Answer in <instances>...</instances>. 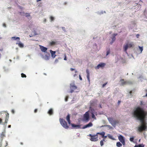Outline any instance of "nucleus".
Returning a JSON list of instances; mask_svg holds the SVG:
<instances>
[{
	"label": "nucleus",
	"instance_id": "f257e3e1",
	"mask_svg": "<svg viewBox=\"0 0 147 147\" xmlns=\"http://www.w3.org/2000/svg\"><path fill=\"white\" fill-rule=\"evenodd\" d=\"M132 116L136 119L140 121L143 123L146 119L147 113L141 109L139 107L135 108L132 111Z\"/></svg>",
	"mask_w": 147,
	"mask_h": 147
},
{
	"label": "nucleus",
	"instance_id": "f03ea898",
	"mask_svg": "<svg viewBox=\"0 0 147 147\" xmlns=\"http://www.w3.org/2000/svg\"><path fill=\"white\" fill-rule=\"evenodd\" d=\"M107 119L109 123L114 127H115L116 124L118 123L117 121L114 119L112 117H108Z\"/></svg>",
	"mask_w": 147,
	"mask_h": 147
},
{
	"label": "nucleus",
	"instance_id": "7ed1b4c3",
	"mask_svg": "<svg viewBox=\"0 0 147 147\" xmlns=\"http://www.w3.org/2000/svg\"><path fill=\"white\" fill-rule=\"evenodd\" d=\"M60 123L61 125L65 128L68 129L69 126L65 121L63 118H60L59 119Z\"/></svg>",
	"mask_w": 147,
	"mask_h": 147
},
{
	"label": "nucleus",
	"instance_id": "20e7f679",
	"mask_svg": "<svg viewBox=\"0 0 147 147\" xmlns=\"http://www.w3.org/2000/svg\"><path fill=\"white\" fill-rule=\"evenodd\" d=\"M89 120V115L88 111L86 112L84 115L83 121L86 122H88Z\"/></svg>",
	"mask_w": 147,
	"mask_h": 147
},
{
	"label": "nucleus",
	"instance_id": "39448f33",
	"mask_svg": "<svg viewBox=\"0 0 147 147\" xmlns=\"http://www.w3.org/2000/svg\"><path fill=\"white\" fill-rule=\"evenodd\" d=\"M119 141L122 144L123 146L125 145V139L124 137L122 135H119L118 136Z\"/></svg>",
	"mask_w": 147,
	"mask_h": 147
},
{
	"label": "nucleus",
	"instance_id": "423d86ee",
	"mask_svg": "<svg viewBox=\"0 0 147 147\" xmlns=\"http://www.w3.org/2000/svg\"><path fill=\"white\" fill-rule=\"evenodd\" d=\"M146 129V126L144 124H141L139 126L138 128V130L139 131L141 132L143 130H145Z\"/></svg>",
	"mask_w": 147,
	"mask_h": 147
},
{
	"label": "nucleus",
	"instance_id": "0eeeda50",
	"mask_svg": "<svg viewBox=\"0 0 147 147\" xmlns=\"http://www.w3.org/2000/svg\"><path fill=\"white\" fill-rule=\"evenodd\" d=\"M121 84L123 86L127 84H131L132 82L129 81H124L123 79H121L120 81Z\"/></svg>",
	"mask_w": 147,
	"mask_h": 147
},
{
	"label": "nucleus",
	"instance_id": "6e6552de",
	"mask_svg": "<svg viewBox=\"0 0 147 147\" xmlns=\"http://www.w3.org/2000/svg\"><path fill=\"white\" fill-rule=\"evenodd\" d=\"M70 88L71 90L70 92L71 93L73 92L74 90L76 89L77 88V86L74 83L70 84Z\"/></svg>",
	"mask_w": 147,
	"mask_h": 147
},
{
	"label": "nucleus",
	"instance_id": "1a4fd4ad",
	"mask_svg": "<svg viewBox=\"0 0 147 147\" xmlns=\"http://www.w3.org/2000/svg\"><path fill=\"white\" fill-rule=\"evenodd\" d=\"M117 33H114L112 34V37L111 38V41L110 42V44L112 45L116 40L115 36L117 35Z\"/></svg>",
	"mask_w": 147,
	"mask_h": 147
},
{
	"label": "nucleus",
	"instance_id": "9d476101",
	"mask_svg": "<svg viewBox=\"0 0 147 147\" xmlns=\"http://www.w3.org/2000/svg\"><path fill=\"white\" fill-rule=\"evenodd\" d=\"M42 58L46 60H48L49 59L50 55L49 53H47L44 56L43 55H41Z\"/></svg>",
	"mask_w": 147,
	"mask_h": 147
},
{
	"label": "nucleus",
	"instance_id": "9b49d317",
	"mask_svg": "<svg viewBox=\"0 0 147 147\" xmlns=\"http://www.w3.org/2000/svg\"><path fill=\"white\" fill-rule=\"evenodd\" d=\"M106 64L105 63H101L98 64L95 67V69H99L100 68H103L105 65Z\"/></svg>",
	"mask_w": 147,
	"mask_h": 147
},
{
	"label": "nucleus",
	"instance_id": "f8f14e48",
	"mask_svg": "<svg viewBox=\"0 0 147 147\" xmlns=\"http://www.w3.org/2000/svg\"><path fill=\"white\" fill-rule=\"evenodd\" d=\"M71 125L73 129H80L82 128L81 127V125H77L73 123H71Z\"/></svg>",
	"mask_w": 147,
	"mask_h": 147
},
{
	"label": "nucleus",
	"instance_id": "ddd939ff",
	"mask_svg": "<svg viewBox=\"0 0 147 147\" xmlns=\"http://www.w3.org/2000/svg\"><path fill=\"white\" fill-rule=\"evenodd\" d=\"M39 47H40V49L42 52L45 53H47V47H45L41 45H40Z\"/></svg>",
	"mask_w": 147,
	"mask_h": 147
},
{
	"label": "nucleus",
	"instance_id": "4468645a",
	"mask_svg": "<svg viewBox=\"0 0 147 147\" xmlns=\"http://www.w3.org/2000/svg\"><path fill=\"white\" fill-rule=\"evenodd\" d=\"M5 136V134L3 133H2L0 135V147H1L2 144V142L3 141V137Z\"/></svg>",
	"mask_w": 147,
	"mask_h": 147
},
{
	"label": "nucleus",
	"instance_id": "2eb2a0df",
	"mask_svg": "<svg viewBox=\"0 0 147 147\" xmlns=\"http://www.w3.org/2000/svg\"><path fill=\"white\" fill-rule=\"evenodd\" d=\"M90 140L92 141H96L98 140L97 135H93V136H92V137L91 138Z\"/></svg>",
	"mask_w": 147,
	"mask_h": 147
},
{
	"label": "nucleus",
	"instance_id": "dca6fc26",
	"mask_svg": "<svg viewBox=\"0 0 147 147\" xmlns=\"http://www.w3.org/2000/svg\"><path fill=\"white\" fill-rule=\"evenodd\" d=\"M21 14L22 15L25 16L26 17L28 18H30V16L29 13H25L24 12H22L21 13Z\"/></svg>",
	"mask_w": 147,
	"mask_h": 147
},
{
	"label": "nucleus",
	"instance_id": "f3484780",
	"mask_svg": "<svg viewBox=\"0 0 147 147\" xmlns=\"http://www.w3.org/2000/svg\"><path fill=\"white\" fill-rule=\"evenodd\" d=\"M50 51L51 53V57H52L53 58H55L56 56V55H55L56 53L55 51H53L51 50H50Z\"/></svg>",
	"mask_w": 147,
	"mask_h": 147
},
{
	"label": "nucleus",
	"instance_id": "a211bd4d",
	"mask_svg": "<svg viewBox=\"0 0 147 147\" xmlns=\"http://www.w3.org/2000/svg\"><path fill=\"white\" fill-rule=\"evenodd\" d=\"M66 119L68 123L69 124H71V121L70 120V116L69 114H68L66 116Z\"/></svg>",
	"mask_w": 147,
	"mask_h": 147
},
{
	"label": "nucleus",
	"instance_id": "6ab92c4d",
	"mask_svg": "<svg viewBox=\"0 0 147 147\" xmlns=\"http://www.w3.org/2000/svg\"><path fill=\"white\" fill-rule=\"evenodd\" d=\"M16 43V44H18V46L20 48H23L24 47V45L23 43H22L20 40Z\"/></svg>",
	"mask_w": 147,
	"mask_h": 147
},
{
	"label": "nucleus",
	"instance_id": "aec40b11",
	"mask_svg": "<svg viewBox=\"0 0 147 147\" xmlns=\"http://www.w3.org/2000/svg\"><path fill=\"white\" fill-rule=\"evenodd\" d=\"M86 73L87 74V79L89 82H90V73L89 70L88 69H87L86 70Z\"/></svg>",
	"mask_w": 147,
	"mask_h": 147
},
{
	"label": "nucleus",
	"instance_id": "412c9836",
	"mask_svg": "<svg viewBox=\"0 0 147 147\" xmlns=\"http://www.w3.org/2000/svg\"><path fill=\"white\" fill-rule=\"evenodd\" d=\"M47 113L50 115H53V109H50L48 111Z\"/></svg>",
	"mask_w": 147,
	"mask_h": 147
},
{
	"label": "nucleus",
	"instance_id": "4be33fe9",
	"mask_svg": "<svg viewBox=\"0 0 147 147\" xmlns=\"http://www.w3.org/2000/svg\"><path fill=\"white\" fill-rule=\"evenodd\" d=\"M128 45H127L126 44L125 45H124L123 46V48L124 52H126L127 51L128 48Z\"/></svg>",
	"mask_w": 147,
	"mask_h": 147
},
{
	"label": "nucleus",
	"instance_id": "5701e85b",
	"mask_svg": "<svg viewBox=\"0 0 147 147\" xmlns=\"http://www.w3.org/2000/svg\"><path fill=\"white\" fill-rule=\"evenodd\" d=\"M6 117L5 119V123H7V122L8 120V119L9 118V114L7 113H6L5 114Z\"/></svg>",
	"mask_w": 147,
	"mask_h": 147
},
{
	"label": "nucleus",
	"instance_id": "b1692460",
	"mask_svg": "<svg viewBox=\"0 0 147 147\" xmlns=\"http://www.w3.org/2000/svg\"><path fill=\"white\" fill-rule=\"evenodd\" d=\"M11 38L12 40H18V41L20 40V38L18 37L14 36L12 37Z\"/></svg>",
	"mask_w": 147,
	"mask_h": 147
},
{
	"label": "nucleus",
	"instance_id": "393cba45",
	"mask_svg": "<svg viewBox=\"0 0 147 147\" xmlns=\"http://www.w3.org/2000/svg\"><path fill=\"white\" fill-rule=\"evenodd\" d=\"M96 115V113H95L93 111H92V118L94 119L95 120H96V118L95 117L94 114Z\"/></svg>",
	"mask_w": 147,
	"mask_h": 147
},
{
	"label": "nucleus",
	"instance_id": "a878e982",
	"mask_svg": "<svg viewBox=\"0 0 147 147\" xmlns=\"http://www.w3.org/2000/svg\"><path fill=\"white\" fill-rule=\"evenodd\" d=\"M108 127V128H109V129H112L113 128L111 126H110V125H102V126H100V127L101 128L102 127Z\"/></svg>",
	"mask_w": 147,
	"mask_h": 147
},
{
	"label": "nucleus",
	"instance_id": "bb28decb",
	"mask_svg": "<svg viewBox=\"0 0 147 147\" xmlns=\"http://www.w3.org/2000/svg\"><path fill=\"white\" fill-rule=\"evenodd\" d=\"M97 134H100L101 136V137L103 138V136H104L105 134V132L104 131H102L101 132L98 133Z\"/></svg>",
	"mask_w": 147,
	"mask_h": 147
},
{
	"label": "nucleus",
	"instance_id": "cd10ccee",
	"mask_svg": "<svg viewBox=\"0 0 147 147\" xmlns=\"http://www.w3.org/2000/svg\"><path fill=\"white\" fill-rule=\"evenodd\" d=\"M144 145L143 144H140L136 145L134 147H144Z\"/></svg>",
	"mask_w": 147,
	"mask_h": 147
},
{
	"label": "nucleus",
	"instance_id": "c85d7f7f",
	"mask_svg": "<svg viewBox=\"0 0 147 147\" xmlns=\"http://www.w3.org/2000/svg\"><path fill=\"white\" fill-rule=\"evenodd\" d=\"M116 146L117 147H121L122 146V144L119 142L116 143Z\"/></svg>",
	"mask_w": 147,
	"mask_h": 147
},
{
	"label": "nucleus",
	"instance_id": "c756f323",
	"mask_svg": "<svg viewBox=\"0 0 147 147\" xmlns=\"http://www.w3.org/2000/svg\"><path fill=\"white\" fill-rule=\"evenodd\" d=\"M107 136L109 139L113 140H115V138L113 137L110 134H108L107 135Z\"/></svg>",
	"mask_w": 147,
	"mask_h": 147
},
{
	"label": "nucleus",
	"instance_id": "7c9ffc66",
	"mask_svg": "<svg viewBox=\"0 0 147 147\" xmlns=\"http://www.w3.org/2000/svg\"><path fill=\"white\" fill-rule=\"evenodd\" d=\"M127 44V45H128V46L129 47H131L134 45V43L133 42H131L130 43Z\"/></svg>",
	"mask_w": 147,
	"mask_h": 147
},
{
	"label": "nucleus",
	"instance_id": "2f4dec72",
	"mask_svg": "<svg viewBox=\"0 0 147 147\" xmlns=\"http://www.w3.org/2000/svg\"><path fill=\"white\" fill-rule=\"evenodd\" d=\"M86 125H87L88 127H92V126L93 124L91 122H90L88 124H86Z\"/></svg>",
	"mask_w": 147,
	"mask_h": 147
},
{
	"label": "nucleus",
	"instance_id": "473e14b6",
	"mask_svg": "<svg viewBox=\"0 0 147 147\" xmlns=\"http://www.w3.org/2000/svg\"><path fill=\"white\" fill-rule=\"evenodd\" d=\"M139 48L141 51V53H142V51H143V47H141L140 46H138Z\"/></svg>",
	"mask_w": 147,
	"mask_h": 147
},
{
	"label": "nucleus",
	"instance_id": "72a5a7b5",
	"mask_svg": "<svg viewBox=\"0 0 147 147\" xmlns=\"http://www.w3.org/2000/svg\"><path fill=\"white\" fill-rule=\"evenodd\" d=\"M134 139V137H131L129 139V140L131 142H133Z\"/></svg>",
	"mask_w": 147,
	"mask_h": 147
},
{
	"label": "nucleus",
	"instance_id": "f704fd0d",
	"mask_svg": "<svg viewBox=\"0 0 147 147\" xmlns=\"http://www.w3.org/2000/svg\"><path fill=\"white\" fill-rule=\"evenodd\" d=\"M56 44V42H54V41H52V42H51L50 43V44L51 45H55Z\"/></svg>",
	"mask_w": 147,
	"mask_h": 147
},
{
	"label": "nucleus",
	"instance_id": "c9c22d12",
	"mask_svg": "<svg viewBox=\"0 0 147 147\" xmlns=\"http://www.w3.org/2000/svg\"><path fill=\"white\" fill-rule=\"evenodd\" d=\"M21 77L22 78H26V75L23 73H22L21 74Z\"/></svg>",
	"mask_w": 147,
	"mask_h": 147
},
{
	"label": "nucleus",
	"instance_id": "e433bc0d",
	"mask_svg": "<svg viewBox=\"0 0 147 147\" xmlns=\"http://www.w3.org/2000/svg\"><path fill=\"white\" fill-rule=\"evenodd\" d=\"M110 53V50L109 49V50H107V51L106 55L107 56V55H108Z\"/></svg>",
	"mask_w": 147,
	"mask_h": 147
},
{
	"label": "nucleus",
	"instance_id": "4c0bfd02",
	"mask_svg": "<svg viewBox=\"0 0 147 147\" xmlns=\"http://www.w3.org/2000/svg\"><path fill=\"white\" fill-rule=\"evenodd\" d=\"M68 96H66L65 98V102H67L68 101Z\"/></svg>",
	"mask_w": 147,
	"mask_h": 147
},
{
	"label": "nucleus",
	"instance_id": "58836bf2",
	"mask_svg": "<svg viewBox=\"0 0 147 147\" xmlns=\"http://www.w3.org/2000/svg\"><path fill=\"white\" fill-rule=\"evenodd\" d=\"M88 127L87 126V125H84L83 127L82 128V129H86L87 128H88Z\"/></svg>",
	"mask_w": 147,
	"mask_h": 147
},
{
	"label": "nucleus",
	"instance_id": "ea45409f",
	"mask_svg": "<svg viewBox=\"0 0 147 147\" xmlns=\"http://www.w3.org/2000/svg\"><path fill=\"white\" fill-rule=\"evenodd\" d=\"M0 124L3 125V122L2 121V120L0 118Z\"/></svg>",
	"mask_w": 147,
	"mask_h": 147
},
{
	"label": "nucleus",
	"instance_id": "a19ab883",
	"mask_svg": "<svg viewBox=\"0 0 147 147\" xmlns=\"http://www.w3.org/2000/svg\"><path fill=\"white\" fill-rule=\"evenodd\" d=\"M50 19H51V21H52L54 20V17L51 16L50 17Z\"/></svg>",
	"mask_w": 147,
	"mask_h": 147
},
{
	"label": "nucleus",
	"instance_id": "79ce46f5",
	"mask_svg": "<svg viewBox=\"0 0 147 147\" xmlns=\"http://www.w3.org/2000/svg\"><path fill=\"white\" fill-rule=\"evenodd\" d=\"M100 143L101 146H102L104 145V142L102 141H101L100 142Z\"/></svg>",
	"mask_w": 147,
	"mask_h": 147
},
{
	"label": "nucleus",
	"instance_id": "37998d69",
	"mask_svg": "<svg viewBox=\"0 0 147 147\" xmlns=\"http://www.w3.org/2000/svg\"><path fill=\"white\" fill-rule=\"evenodd\" d=\"M4 71H7L9 70V69L8 68H6L5 67H4Z\"/></svg>",
	"mask_w": 147,
	"mask_h": 147
},
{
	"label": "nucleus",
	"instance_id": "c03bdc74",
	"mask_svg": "<svg viewBox=\"0 0 147 147\" xmlns=\"http://www.w3.org/2000/svg\"><path fill=\"white\" fill-rule=\"evenodd\" d=\"M62 28L63 30L65 32H66L67 31L65 29V28L64 27H62Z\"/></svg>",
	"mask_w": 147,
	"mask_h": 147
},
{
	"label": "nucleus",
	"instance_id": "a18cd8bd",
	"mask_svg": "<svg viewBox=\"0 0 147 147\" xmlns=\"http://www.w3.org/2000/svg\"><path fill=\"white\" fill-rule=\"evenodd\" d=\"M59 61L58 59H56L55 61V63H58Z\"/></svg>",
	"mask_w": 147,
	"mask_h": 147
},
{
	"label": "nucleus",
	"instance_id": "49530a36",
	"mask_svg": "<svg viewBox=\"0 0 147 147\" xmlns=\"http://www.w3.org/2000/svg\"><path fill=\"white\" fill-rule=\"evenodd\" d=\"M129 94L130 95V96H131H131L132 95V91H130V92H129Z\"/></svg>",
	"mask_w": 147,
	"mask_h": 147
},
{
	"label": "nucleus",
	"instance_id": "de8ad7c7",
	"mask_svg": "<svg viewBox=\"0 0 147 147\" xmlns=\"http://www.w3.org/2000/svg\"><path fill=\"white\" fill-rule=\"evenodd\" d=\"M107 84V83L104 84L102 86V87H105V85Z\"/></svg>",
	"mask_w": 147,
	"mask_h": 147
},
{
	"label": "nucleus",
	"instance_id": "09e8293b",
	"mask_svg": "<svg viewBox=\"0 0 147 147\" xmlns=\"http://www.w3.org/2000/svg\"><path fill=\"white\" fill-rule=\"evenodd\" d=\"M11 112L13 114H14L15 113V111L13 109H12Z\"/></svg>",
	"mask_w": 147,
	"mask_h": 147
},
{
	"label": "nucleus",
	"instance_id": "8fccbe9b",
	"mask_svg": "<svg viewBox=\"0 0 147 147\" xmlns=\"http://www.w3.org/2000/svg\"><path fill=\"white\" fill-rule=\"evenodd\" d=\"M79 79L81 80H82V78L81 77V76L80 75H79Z\"/></svg>",
	"mask_w": 147,
	"mask_h": 147
},
{
	"label": "nucleus",
	"instance_id": "3c124183",
	"mask_svg": "<svg viewBox=\"0 0 147 147\" xmlns=\"http://www.w3.org/2000/svg\"><path fill=\"white\" fill-rule=\"evenodd\" d=\"M64 59L65 60H67V58H66V56L65 55V57H64Z\"/></svg>",
	"mask_w": 147,
	"mask_h": 147
},
{
	"label": "nucleus",
	"instance_id": "603ef678",
	"mask_svg": "<svg viewBox=\"0 0 147 147\" xmlns=\"http://www.w3.org/2000/svg\"><path fill=\"white\" fill-rule=\"evenodd\" d=\"M3 26L5 28L6 27V25L5 23L3 24Z\"/></svg>",
	"mask_w": 147,
	"mask_h": 147
},
{
	"label": "nucleus",
	"instance_id": "864d4df0",
	"mask_svg": "<svg viewBox=\"0 0 147 147\" xmlns=\"http://www.w3.org/2000/svg\"><path fill=\"white\" fill-rule=\"evenodd\" d=\"M37 109H36L34 110V112L35 113H36L37 112Z\"/></svg>",
	"mask_w": 147,
	"mask_h": 147
},
{
	"label": "nucleus",
	"instance_id": "5fc2aeb1",
	"mask_svg": "<svg viewBox=\"0 0 147 147\" xmlns=\"http://www.w3.org/2000/svg\"><path fill=\"white\" fill-rule=\"evenodd\" d=\"M3 125L4 126H6L7 125V123H5V121L4 123H3Z\"/></svg>",
	"mask_w": 147,
	"mask_h": 147
},
{
	"label": "nucleus",
	"instance_id": "6e6d98bb",
	"mask_svg": "<svg viewBox=\"0 0 147 147\" xmlns=\"http://www.w3.org/2000/svg\"><path fill=\"white\" fill-rule=\"evenodd\" d=\"M139 36H140L139 34H138L136 35V37L137 38H138L139 37Z\"/></svg>",
	"mask_w": 147,
	"mask_h": 147
},
{
	"label": "nucleus",
	"instance_id": "4d7b16f0",
	"mask_svg": "<svg viewBox=\"0 0 147 147\" xmlns=\"http://www.w3.org/2000/svg\"><path fill=\"white\" fill-rule=\"evenodd\" d=\"M70 69L71 71H73L74 69H75L71 68H70Z\"/></svg>",
	"mask_w": 147,
	"mask_h": 147
},
{
	"label": "nucleus",
	"instance_id": "13d9d810",
	"mask_svg": "<svg viewBox=\"0 0 147 147\" xmlns=\"http://www.w3.org/2000/svg\"><path fill=\"white\" fill-rule=\"evenodd\" d=\"M46 21V19H44L43 22L45 23Z\"/></svg>",
	"mask_w": 147,
	"mask_h": 147
},
{
	"label": "nucleus",
	"instance_id": "bf43d9fd",
	"mask_svg": "<svg viewBox=\"0 0 147 147\" xmlns=\"http://www.w3.org/2000/svg\"><path fill=\"white\" fill-rule=\"evenodd\" d=\"M88 136H90L91 137V138L92 136H93V135H92L91 134H89V135H88Z\"/></svg>",
	"mask_w": 147,
	"mask_h": 147
},
{
	"label": "nucleus",
	"instance_id": "052dcab7",
	"mask_svg": "<svg viewBox=\"0 0 147 147\" xmlns=\"http://www.w3.org/2000/svg\"><path fill=\"white\" fill-rule=\"evenodd\" d=\"M107 136H105L104 135V136H103V138H107Z\"/></svg>",
	"mask_w": 147,
	"mask_h": 147
},
{
	"label": "nucleus",
	"instance_id": "680f3d73",
	"mask_svg": "<svg viewBox=\"0 0 147 147\" xmlns=\"http://www.w3.org/2000/svg\"><path fill=\"white\" fill-rule=\"evenodd\" d=\"M8 128H10L11 127V125H8Z\"/></svg>",
	"mask_w": 147,
	"mask_h": 147
},
{
	"label": "nucleus",
	"instance_id": "e2e57ef3",
	"mask_svg": "<svg viewBox=\"0 0 147 147\" xmlns=\"http://www.w3.org/2000/svg\"><path fill=\"white\" fill-rule=\"evenodd\" d=\"M34 35L35 36L36 35H37V34L36 32H35L34 34Z\"/></svg>",
	"mask_w": 147,
	"mask_h": 147
},
{
	"label": "nucleus",
	"instance_id": "0e129e2a",
	"mask_svg": "<svg viewBox=\"0 0 147 147\" xmlns=\"http://www.w3.org/2000/svg\"><path fill=\"white\" fill-rule=\"evenodd\" d=\"M8 145V143L7 141H6V146H7Z\"/></svg>",
	"mask_w": 147,
	"mask_h": 147
},
{
	"label": "nucleus",
	"instance_id": "69168bd1",
	"mask_svg": "<svg viewBox=\"0 0 147 147\" xmlns=\"http://www.w3.org/2000/svg\"><path fill=\"white\" fill-rule=\"evenodd\" d=\"M121 102V101H120L119 100L118 101V104H119L120 102Z\"/></svg>",
	"mask_w": 147,
	"mask_h": 147
},
{
	"label": "nucleus",
	"instance_id": "338daca9",
	"mask_svg": "<svg viewBox=\"0 0 147 147\" xmlns=\"http://www.w3.org/2000/svg\"><path fill=\"white\" fill-rule=\"evenodd\" d=\"M41 1V0H37L36 1H37V2H38L39 1Z\"/></svg>",
	"mask_w": 147,
	"mask_h": 147
},
{
	"label": "nucleus",
	"instance_id": "774afa93",
	"mask_svg": "<svg viewBox=\"0 0 147 147\" xmlns=\"http://www.w3.org/2000/svg\"><path fill=\"white\" fill-rule=\"evenodd\" d=\"M142 101H141L140 102V105H142Z\"/></svg>",
	"mask_w": 147,
	"mask_h": 147
}]
</instances>
